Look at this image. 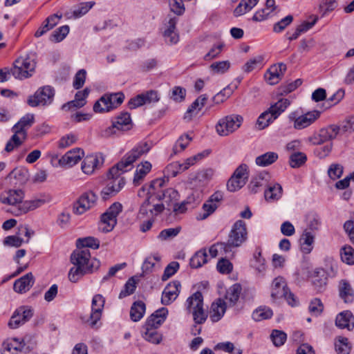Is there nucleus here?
<instances>
[{"instance_id": "obj_1", "label": "nucleus", "mask_w": 354, "mask_h": 354, "mask_svg": "<svg viewBox=\"0 0 354 354\" xmlns=\"http://www.w3.org/2000/svg\"><path fill=\"white\" fill-rule=\"evenodd\" d=\"M149 149L150 146L147 142L140 143L126 153L119 162L109 169V175L120 176L122 174L129 171L132 168L133 163L142 155L147 153Z\"/></svg>"}, {"instance_id": "obj_2", "label": "nucleus", "mask_w": 354, "mask_h": 354, "mask_svg": "<svg viewBox=\"0 0 354 354\" xmlns=\"http://www.w3.org/2000/svg\"><path fill=\"white\" fill-rule=\"evenodd\" d=\"M34 120V115L28 113L23 116L19 121L14 125L12 128L14 134L6 145V151L11 152L23 143L27 136L26 129L32 125Z\"/></svg>"}, {"instance_id": "obj_3", "label": "nucleus", "mask_w": 354, "mask_h": 354, "mask_svg": "<svg viewBox=\"0 0 354 354\" xmlns=\"http://www.w3.org/2000/svg\"><path fill=\"white\" fill-rule=\"evenodd\" d=\"M166 180L164 178H157L151 182L148 194L154 196L156 200L163 201L168 206L173 205L179 198V194L173 188L163 189Z\"/></svg>"}, {"instance_id": "obj_4", "label": "nucleus", "mask_w": 354, "mask_h": 354, "mask_svg": "<svg viewBox=\"0 0 354 354\" xmlns=\"http://www.w3.org/2000/svg\"><path fill=\"white\" fill-rule=\"evenodd\" d=\"M71 262L75 266L88 270L93 273L98 270L100 261L91 258V252L87 248L77 249L71 255Z\"/></svg>"}, {"instance_id": "obj_5", "label": "nucleus", "mask_w": 354, "mask_h": 354, "mask_svg": "<svg viewBox=\"0 0 354 354\" xmlns=\"http://www.w3.org/2000/svg\"><path fill=\"white\" fill-rule=\"evenodd\" d=\"M248 233L246 223L242 220L236 221L232 226L226 244L232 252L241 247L248 240Z\"/></svg>"}, {"instance_id": "obj_6", "label": "nucleus", "mask_w": 354, "mask_h": 354, "mask_svg": "<svg viewBox=\"0 0 354 354\" xmlns=\"http://www.w3.org/2000/svg\"><path fill=\"white\" fill-rule=\"evenodd\" d=\"M186 307L187 310L192 313L196 324H201L205 322L207 314L203 308V297L201 292L197 291L188 297Z\"/></svg>"}, {"instance_id": "obj_7", "label": "nucleus", "mask_w": 354, "mask_h": 354, "mask_svg": "<svg viewBox=\"0 0 354 354\" xmlns=\"http://www.w3.org/2000/svg\"><path fill=\"white\" fill-rule=\"evenodd\" d=\"M353 130V128L351 124L350 120L347 121L346 124L342 127L336 124H331L322 129L317 135H315L310 138V141L313 145H322L326 141L335 139L341 132V131L345 132Z\"/></svg>"}, {"instance_id": "obj_8", "label": "nucleus", "mask_w": 354, "mask_h": 354, "mask_svg": "<svg viewBox=\"0 0 354 354\" xmlns=\"http://www.w3.org/2000/svg\"><path fill=\"white\" fill-rule=\"evenodd\" d=\"M36 62L28 55L17 58L11 68L12 75L17 79L23 80L31 77L35 71Z\"/></svg>"}, {"instance_id": "obj_9", "label": "nucleus", "mask_w": 354, "mask_h": 354, "mask_svg": "<svg viewBox=\"0 0 354 354\" xmlns=\"http://www.w3.org/2000/svg\"><path fill=\"white\" fill-rule=\"evenodd\" d=\"M243 122L241 115L231 114L221 118L216 125L217 133L221 136H227L240 128Z\"/></svg>"}, {"instance_id": "obj_10", "label": "nucleus", "mask_w": 354, "mask_h": 354, "mask_svg": "<svg viewBox=\"0 0 354 354\" xmlns=\"http://www.w3.org/2000/svg\"><path fill=\"white\" fill-rule=\"evenodd\" d=\"M122 205L119 202L113 203L103 213L100 218L99 228L104 232H111L117 224V217L122 211Z\"/></svg>"}, {"instance_id": "obj_11", "label": "nucleus", "mask_w": 354, "mask_h": 354, "mask_svg": "<svg viewBox=\"0 0 354 354\" xmlns=\"http://www.w3.org/2000/svg\"><path fill=\"white\" fill-rule=\"evenodd\" d=\"M55 90L50 86L39 88L33 95L28 99V104L32 107L49 105L53 101Z\"/></svg>"}, {"instance_id": "obj_12", "label": "nucleus", "mask_w": 354, "mask_h": 354, "mask_svg": "<svg viewBox=\"0 0 354 354\" xmlns=\"http://www.w3.org/2000/svg\"><path fill=\"white\" fill-rule=\"evenodd\" d=\"M248 178V166L246 164L240 165L227 181V189L232 192L240 189L246 184Z\"/></svg>"}, {"instance_id": "obj_13", "label": "nucleus", "mask_w": 354, "mask_h": 354, "mask_svg": "<svg viewBox=\"0 0 354 354\" xmlns=\"http://www.w3.org/2000/svg\"><path fill=\"white\" fill-rule=\"evenodd\" d=\"M33 314V309L30 306H21L14 311L8 325L12 329L17 328L28 322Z\"/></svg>"}, {"instance_id": "obj_14", "label": "nucleus", "mask_w": 354, "mask_h": 354, "mask_svg": "<svg viewBox=\"0 0 354 354\" xmlns=\"http://www.w3.org/2000/svg\"><path fill=\"white\" fill-rule=\"evenodd\" d=\"M97 196L92 191L83 193L73 205V212L81 215L93 207L97 202Z\"/></svg>"}, {"instance_id": "obj_15", "label": "nucleus", "mask_w": 354, "mask_h": 354, "mask_svg": "<svg viewBox=\"0 0 354 354\" xmlns=\"http://www.w3.org/2000/svg\"><path fill=\"white\" fill-rule=\"evenodd\" d=\"M109 178L110 181L101 192V195L104 200H106L110 196L115 195L125 185L124 178L119 175L110 176L109 174Z\"/></svg>"}, {"instance_id": "obj_16", "label": "nucleus", "mask_w": 354, "mask_h": 354, "mask_svg": "<svg viewBox=\"0 0 354 354\" xmlns=\"http://www.w3.org/2000/svg\"><path fill=\"white\" fill-rule=\"evenodd\" d=\"M105 299L102 295L97 294L93 296L91 304V313L89 317L85 321L91 326H94L100 319L104 308Z\"/></svg>"}, {"instance_id": "obj_17", "label": "nucleus", "mask_w": 354, "mask_h": 354, "mask_svg": "<svg viewBox=\"0 0 354 354\" xmlns=\"http://www.w3.org/2000/svg\"><path fill=\"white\" fill-rule=\"evenodd\" d=\"M320 111L314 110L308 111L297 118H293L292 115H290V119L294 122V128L297 130H301L307 128L314 123L320 117Z\"/></svg>"}, {"instance_id": "obj_18", "label": "nucleus", "mask_w": 354, "mask_h": 354, "mask_svg": "<svg viewBox=\"0 0 354 354\" xmlns=\"http://www.w3.org/2000/svg\"><path fill=\"white\" fill-rule=\"evenodd\" d=\"M24 194L22 190L10 189L6 193V196H3L0 198V201L3 204L10 205L6 211L11 214V211L13 210L14 207L18 208L19 205L24 203Z\"/></svg>"}, {"instance_id": "obj_19", "label": "nucleus", "mask_w": 354, "mask_h": 354, "mask_svg": "<svg viewBox=\"0 0 354 354\" xmlns=\"http://www.w3.org/2000/svg\"><path fill=\"white\" fill-rule=\"evenodd\" d=\"M148 198L142 204L140 208V214L142 215L153 217L161 213L164 209L163 203H154L156 198L151 194H149Z\"/></svg>"}, {"instance_id": "obj_20", "label": "nucleus", "mask_w": 354, "mask_h": 354, "mask_svg": "<svg viewBox=\"0 0 354 354\" xmlns=\"http://www.w3.org/2000/svg\"><path fill=\"white\" fill-rule=\"evenodd\" d=\"M223 198V194L221 192H214L209 199L203 205L202 209L204 213L200 215V219H205L213 214L218 207Z\"/></svg>"}, {"instance_id": "obj_21", "label": "nucleus", "mask_w": 354, "mask_h": 354, "mask_svg": "<svg viewBox=\"0 0 354 354\" xmlns=\"http://www.w3.org/2000/svg\"><path fill=\"white\" fill-rule=\"evenodd\" d=\"M180 283L174 281L169 283L164 289L161 298L163 305H169L174 301L180 292Z\"/></svg>"}, {"instance_id": "obj_22", "label": "nucleus", "mask_w": 354, "mask_h": 354, "mask_svg": "<svg viewBox=\"0 0 354 354\" xmlns=\"http://www.w3.org/2000/svg\"><path fill=\"white\" fill-rule=\"evenodd\" d=\"M26 344L23 339L10 338L4 341L1 348V354H17L24 348Z\"/></svg>"}, {"instance_id": "obj_23", "label": "nucleus", "mask_w": 354, "mask_h": 354, "mask_svg": "<svg viewBox=\"0 0 354 354\" xmlns=\"http://www.w3.org/2000/svg\"><path fill=\"white\" fill-rule=\"evenodd\" d=\"M286 69V65L283 63H278L272 66L265 75L268 83L272 85L278 83Z\"/></svg>"}, {"instance_id": "obj_24", "label": "nucleus", "mask_w": 354, "mask_h": 354, "mask_svg": "<svg viewBox=\"0 0 354 354\" xmlns=\"http://www.w3.org/2000/svg\"><path fill=\"white\" fill-rule=\"evenodd\" d=\"M168 310L161 308L150 315L143 326L157 329L166 319Z\"/></svg>"}, {"instance_id": "obj_25", "label": "nucleus", "mask_w": 354, "mask_h": 354, "mask_svg": "<svg viewBox=\"0 0 354 354\" xmlns=\"http://www.w3.org/2000/svg\"><path fill=\"white\" fill-rule=\"evenodd\" d=\"M288 290L287 283L284 278L280 276L276 277L272 285L271 297L272 300L275 301L282 299Z\"/></svg>"}, {"instance_id": "obj_26", "label": "nucleus", "mask_w": 354, "mask_h": 354, "mask_svg": "<svg viewBox=\"0 0 354 354\" xmlns=\"http://www.w3.org/2000/svg\"><path fill=\"white\" fill-rule=\"evenodd\" d=\"M34 283L35 279L32 272H28L15 281L13 289L16 292L23 294L28 292Z\"/></svg>"}, {"instance_id": "obj_27", "label": "nucleus", "mask_w": 354, "mask_h": 354, "mask_svg": "<svg viewBox=\"0 0 354 354\" xmlns=\"http://www.w3.org/2000/svg\"><path fill=\"white\" fill-rule=\"evenodd\" d=\"M43 199H35L31 201H25L19 205L18 208H13L11 214L15 216H19L22 214H26L29 211L34 210L45 203Z\"/></svg>"}, {"instance_id": "obj_28", "label": "nucleus", "mask_w": 354, "mask_h": 354, "mask_svg": "<svg viewBox=\"0 0 354 354\" xmlns=\"http://www.w3.org/2000/svg\"><path fill=\"white\" fill-rule=\"evenodd\" d=\"M335 325L342 329L351 330L354 328V317L349 310H345L339 313L335 319Z\"/></svg>"}, {"instance_id": "obj_29", "label": "nucleus", "mask_w": 354, "mask_h": 354, "mask_svg": "<svg viewBox=\"0 0 354 354\" xmlns=\"http://www.w3.org/2000/svg\"><path fill=\"white\" fill-rule=\"evenodd\" d=\"M226 308V302L221 299L213 302L209 312L210 319L213 322H218L223 317Z\"/></svg>"}, {"instance_id": "obj_30", "label": "nucleus", "mask_w": 354, "mask_h": 354, "mask_svg": "<svg viewBox=\"0 0 354 354\" xmlns=\"http://www.w3.org/2000/svg\"><path fill=\"white\" fill-rule=\"evenodd\" d=\"M84 152L80 149H74L66 153L59 160L62 165L70 167L77 164L83 156Z\"/></svg>"}, {"instance_id": "obj_31", "label": "nucleus", "mask_w": 354, "mask_h": 354, "mask_svg": "<svg viewBox=\"0 0 354 354\" xmlns=\"http://www.w3.org/2000/svg\"><path fill=\"white\" fill-rule=\"evenodd\" d=\"M314 241L315 235L306 230H304L300 238L301 252L306 254L310 253L313 249Z\"/></svg>"}, {"instance_id": "obj_32", "label": "nucleus", "mask_w": 354, "mask_h": 354, "mask_svg": "<svg viewBox=\"0 0 354 354\" xmlns=\"http://www.w3.org/2000/svg\"><path fill=\"white\" fill-rule=\"evenodd\" d=\"M270 176L266 172H263L257 174L256 176L252 178L250 188L254 193H257L260 187H268Z\"/></svg>"}, {"instance_id": "obj_33", "label": "nucleus", "mask_w": 354, "mask_h": 354, "mask_svg": "<svg viewBox=\"0 0 354 354\" xmlns=\"http://www.w3.org/2000/svg\"><path fill=\"white\" fill-rule=\"evenodd\" d=\"M340 297L345 303H352L354 299V292L351 284L346 280H342L339 284Z\"/></svg>"}, {"instance_id": "obj_34", "label": "nucleus", "mask_w": 354, "mask_h": 354, "mask_svg": "<svg viewBox=\"0 0 354 354\" xmlns=\"http://www.w3.org/2000/svg\"><path fill=\"white\" fill-rule=\"evenodd\" d=\"M282 196V187L279 183H270L265 190L264 196L268 201H275Z\"/></svg>"}, {"instance_id": "obj_35", "label": "nucleus", "mask_w": 354, "mask_h": 354, "mask_svg": "<svg viewBox=\"0 0 354 354\" xmlns=\"http://www.w3.org/2000/svg\"><path fill=\"white\" fill-rule=\"evenodd\" d=\"M241 292V287L239 284L236 283L230 286L225 294L226 306H234L239 299Z\"/></svg>"}, {"instance_id": "obj_36", "label": "nucleus", "mask_w": 354, "mask_h": 354, "mask_svg": "<svg viewBox=\"0 0 354 354\" xmlns=\"http://www.w3.org/2000/svg\"><path fill=\"white\" fill-rule=\"evenodd\" d=\"M100 163L99 158L97 156H88L82 163V171L86 174H91L97 168Z\"/></svg>"}, {"instance_id": "obj_37", "label": "nucleus", "mask_w": 354, "mask_h": 354, "mask_svg": "<svg viewBox=\"0 0 354 354\" xmlns=\"http://www.w3.org/2000/svg\"><path fill=\"white\" fill-rule=\"evenodd\" d=\"M290 101L286 98H281L272 104L268 109L276 120L290 106Z\"/></svg>"}, {"instance_id": "obj_38", "label": "nucleus", "mask_w": 354, "mask_h": 354, "mask_svg": "<svg viewBox=\"0 0 354 354\" xmlns=\"http://www.w3.org/2000/svg\"><path fill=\"white\" fill-rule=\"evenodd\" d=\"M279 158V156L276 152L268 151L257 156L255 159V163L259 167H268L275 162Z\"/></svg>"}, {"instance_id": "obj_39", "label": "nucleus", "mask_w": 354, "mask_h": 354, "mask_svg": "<svg viewBox=\"0 0 354 354\" xmlns=\"http://www.w3.org/2000/svg\"><path fill=\"white\" fill-rule=\"evenodd\" d=\"M146 306L142 301H135L130 310V318L133 322L140 321L144 316Z\"/></svg>"}, {"instance_id": "obj_40", "label": "nucleus", "mask_w": 354, "mask_h": 354, "mask_svg": "<svg viewBox=\"0 0 354 354\" xmlns=\"http://www.w3.org/2000/svg\"><path fill=\"white\" fill-rule=\"evenodd\" d=\"M259 0H241L234 10L235 17L241 16L256 6Z\"/></svg>"}, {"instance_id": "obj_41", "label": "nucleus", "mask_w": 354, "mask_h": 354, "mask_svg": "<svg viewBox=\"0 0 354 354\" xmlns=\"http://www.w3.org/2000/svg\"><path fill=\"white\" fill-rule=\"evenodd\" d=\"M311 282L317 292H322L326 285V277L322 270L314 272L311 276Z\"/></svg>"}, {"instance_id": "obj_42", "label": "nucleus", "mask_w": 354, "mask_h": 354, "mask_svg": "<svg viewBox=\"0 0 354 354\" xmlns=\"http://www.w3.org/2000/svg\"><path fill=\"white\" fill-rule=\"evenodd\" d=\"M142 336L146 341L156 344H159L162 338L156 329L145 326L142 327Z\"/></svg>"}, {"instance_id": "obj_43", "label": "nucleus", "mask_w": 354, "mask_h": 354, "mask_svg": "<svg viewBox=\"0 0 354 354\" xmlns=\"http://www.w3.org/2000/svg\"><path fill=\"white\" fill-rule=\"evenodd\" d=\"M113 122L115 126H116V129H118V131L128 130L131 126L130 114L127 112L122 113Z\"/></svg>"}, {"instance_id": "obj_44", "label": "nucleus", "mask_w": 354, "mask_h": 354, "mask_svg": "<svg viewBox=\"0 0 354 354\" xmlns=\"http://www.w3.org/2000/svg\"><path fill=\"white\" fill-rule=\"evenodd\" d=\"M151 169V164L148 161H145L142 162L140 165H138L134 174L133 183L136 185H139L140 181L145 178Z\"/></svg>"}, {"instance_id": "obj_45", "label": "nucleus", "mask_w": 354, "mask_h": 354, "mask_svg": "<svg viewBox=\"0 0 354 354\" xmlns=\"http://www.w3.org/2000/svg\"><path fill=\"white\" fill-rule=\"evenodd\" d=\"M111 100L108 94L102 95L93 105V111L96 113L109 112L112 110Z\"/></svg>"}, {"instance_id": "obj_46", "label": "nucleus", "mask_w": 354, "mask_h": 354, "mask_svg": "<svg viewBox=\"0 0 354 354\" xmlns=\"http://www.w3.org/2000/svg\"><path fill=\"white\" fill-rule=\"evenodd\" d=\"M111 100L108 94L102 95L93 105V111L96 113L109 112L112 110Z\"/></svg>"}, {"instance_id": "obj_47", "label": "nucleus", "mask_w": 354, "mask_h": 354, "mask_svg": "<svg viewBox=\"0 0 354 354\" xmlns=\"http://www.w3.org/2000/svg\"><path fill=\"white\" fill-rule=\"evenodd\" d=\"M207 262V254L206 249H201L196 252L190 259V266L193 268H198Z\"/></svg>"}, {"instance_id": "obj_48", "label": "nucleus", "mask_w": 354, "mask_h": 354, "mask_svg": "<svg viewBox=\"0 0 354 354\" xmlns=\"http://www.w3.org/2000/svg\"><path fill=\"white\" fill-rule=\"evenodd\" d=\"M273 312L271 308L266 306H261L252 313V319L255 322H261L271 318Z\"/></svg>"}, {"instance_id": "obj_49", "label": "nucleus", "mask_w": 354, "mask_h": 354, "mask_svg": "<svg viewBox=\"0 0 354 354\" xmlns=\"http://www.w3.org/2000/svg\"><path fill=\"white\" fill-rule=\"evenodd\" d=\"M340 257L342 262L347 265H354V248L345 245L340 250Z\"/></svg>"}, {"instance_id": "obj_50", "label": "nucleus", "mask_w": 354, "mask_h": 354, "mask_svg": "<svg viewBox=\"0 0 354 354\" xmlns=\"http://www.w3.org/2000/svg\"><path fill=\"white\" fill-rule=\"evenodd\" d=\"M274 120L275 119L272 113L268 110H266L259 116L256 125L259 130H263L268 127Z\"/></svg>"}, {"instance_id": "obj_51", "label": "nucleus", "mask_w": 354, "mask_h": 354, "mask_svg": "<svg viewBox=\"0 0 354 354\" xmlns=\"http://www.w3.org/2000/svg\"><path fill=\"white\" fill-rule=\"evenodd\" d=\"M91 274L88 270L74 266L69 270L68 277L70 281L77 283L83 276Z\"/></svg>"}, {"instance_id": "obj_52", "label": "nucleus", "mask_w": 354, "mask_h": 354, "mask_svg": "<svg viewBox=\"0 0 354 354\" xmlns=\"http://www.w3.org/2000/svg\"><path fill=\"white\" fill-rule=\"evenodd\" d=\"M227 245L225 242H218L213 244L209 248V252L212 258L217 257L219 252H224L225 254L232 253L230 248H227Z\"/></svg>"}, {"instance_id": "obj_53", "label": "nucleus", "mask_w": 354, "mask_h": 354, "mask_svg": "<svg viewBox=\"0 0 354 354\" xmlns=\"http://www.w3.org/2000/svg\"><path fill=\"white\" fill-rule=\"evenodd\" d=\"M69 32V26H62L56 29L50 35V40L53 42H60Z\"/></svg>"}, {"instance_id": "obj_54", "label": "nucleus", "mask_w": 354, "mask_h": 354, "mask_svg": "<svg viewBox=\"0 0 354 354\" xmlns=\"http://www.w3.org/2000/svg\"><path fill=\"white\" fill-rule=\"evenodd\" d=\"M77 244L81 245L83 248L97 249L100 246V241L93 236H88L77 239Z\"/></svg>"}, {"instance_id": "obj_55", "label": "nucleus", "mask_w": 354, "mask_h": 354, "mask_svg": "<svg viewBox=\"0 0 354 354\" xmlns=\"http://www.w3.org/2000/svg\"><path fill=\"white\" fill-rule=\"evenodd\" d=\"M136 288V281L134 277H131L128 279L124 286V288L120 291L119 294V298H124L131 294H133Z\"/></svg>"}, {"instance_id": "obj_56", "label": "nucleus", "mask_w": 354, "mask_h": 354, "mask_svg": "<svg viewBox=\"0 0 354 354\" xmlns=\"http://www.w3.org/2000/svg\"><path fill=\"white\" fill-rule=\"evenodd\" d=\"M95 5L94 1L82 2L73 11V16L75 18H80L86 14Z\"/></svg>"}, {"instance_id": "obj_57", "label": "nucleus", "mask_w": 354, "mask_h": 354, "mask_svg": "<svg viewBox=\"0 0 354 354\" xmlns=\"http://www.w3.org/2000/svg\"><path fill=\"white\" fill-rule=\"evenodd\" d=\"M306 156L301 152H295L290 156V165L292 168L301 167L306 161Z\"/></svg>"}, {"instance_id": "obj_58", "label": "nucleus", "mask_w": 354, "mask_h": 354, "mask_svg": "<svg viewBox=\"0 0 354 354\" xmlns=\"http://www.w3.org/2000/svg\"><path fill=\"white\" fill-rule=\"evenodd\" d=\"M266 261L261 256V251L257 249L254 254L253 267L259 272H263L266 270Z\"/></svg>"}, {"instance_id": "obj_59", "label": "nucleus", "mask_w": 354, "mask_h": 354, "mask_svg": "<svg viewBox=\"0 0 354 354\" xmlns=\"http://www.w3.org/2000/svg\"><path fill=\"white\" fill-rule=\"evenodd\" d=\"M192 140V138L189 135L180 136L174 146L173 151L175 154L183 151Z\"/></svg>"}, {"instance_id": "obj_60", "label": "nucleus", "mask_w": 354, "mask_h": 354, "mask_svg": "<svg viewBox=\"0 0 354 354\" xmlns=\"http://www.w3.org/2000/svg\"><path fill=\"white\" fill-rule=\"evenodd\" d=\"M9 177L17 179L19 183H24L28 178V172L24 168H15L9 174Z\"/></svg>"}, {"instance_id": "obj_61", "label": "nucleus", "mask_w": 354, "mask_h": 354, "mask_svg": "<svg viewBox=\"0 0 354 354\" xmlns=\"http://www.w3.org/2000/svg\"><path fill=\"white\" fill-rule=\"evenodd\" d=\"M214 174V170L210 168L201 170L197 172L194 180L195 182L198 181L203 183H206L212 178Z\"/></svg>"}, {"instance_id": "obj_62", "label": "nucleus", "mask_w": 354, "mask_h": 354, "mask_svg": "<svg viewBox=\"0 0 354 354\" xmlns=\"http://www.w3.org/2000/svg\"><path fill=\"white\" fill-rule=\"evenodd\" d=\"M230 67L229 61H220L212 63L209 68L215 73L223 74L228 71Z\"/></svg>"}, {"instance_id": "obj_63", "label": "nucleus", "mask_w": 354, "mask_h": 354, "mask_svg": "<svg viewBox=\"0 0 354 354\" xmlns=\"http://www.w3.org/2000/svg\"><path fill=\"white\" fill-rule=\"evenodd\" d=\"M270 338H271L273 344L276 346H280L285 343V342L287 339V335L282 330H273L270 335Z\"/></svg>"}, {"instance_id": "obj_64", "label": "nucleus", "mask_w": 354, "mask_h": 354, "mask_svg": "<svg viewBox=\"0 0 354 354\" xmlns=\"http://www.w3.org/2000/svg\"><path fill=\"white\" fill-rule=\"evenodd\" d=\"M335 350L338 354H348L350 347L348 344V339L346 337H339L337 342L335 343Z\"/></svg>"}]
</instances>
